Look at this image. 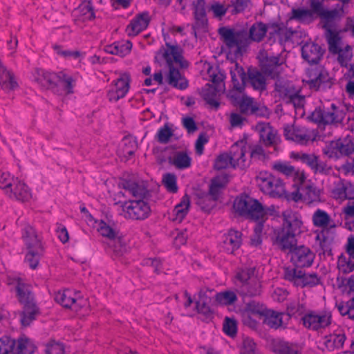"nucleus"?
<instances>
[{
	"label": "nucleus",
	"instance_id": "nucleus-1",
	"mask_svg": "<svg viewBox=\"0 0 354 354\" xmlns=\"http://www.w3.org/2000/svg\"><path fill=\"white\" fill-rule=\"evenodd\" d=\"M301 218L290 212L283 213V223L276 232V243L283 250L290 252V260L297 267H309L315 259V254L304 245L296 246V236L302 232Z\"/></svg>",
	"mask_w": 354,
	"mask_h": 354
},
{
	"label": "nucleus",
	"instance_id": "nucleus-2",
	"mask_svg": "<svg viewBox=\"0 0 354 354\" xmlns=\"http://www.w3.org/2000/svg\"><path fill=\"white\" fill-rule=\"evenodd\" d=\"M243 324L252 329H257L261 324L277 329L290 318L289 315L268 309L263 304L256 301L248 303L240 310Z\"/></svg>",
	"mask_w": 354,
	"mask_h": 354
},
{
	"label": "nucleus",
	"instance_id": "nucleus-3",
	"mask_svg": "<svg viewBox=\"0 0 354 354\" xmlns=\"http://www.w3.org/2000/svg\"><path fill=\"white\" fill-rule=\"evenodd\" d=\"M230 75L233 88L228 96L233 103L239 107L242 113L264 115L267 113V109L243 93L246 86V74L243 68L235 64L230 70Z\"/></svg>",
	"mask_w": 354,
	"mask_h": 354
},
{
	"label": "nucleus",
	"instance_id": "nucleus-4",
	"mask_svg": "<svg viewBox=\"0 0 354 354\" xmlns=\"http://www.w3.org/2000/svg\"><path fill=\"white\" fill-rule=\"evenodd\" d=\"M201 75L203 79L209 82L202 89L201 95L207 104L217 108L219 106V97L225 89L224 75L218 67L207 62L203 63Z\"/></svg>",
	"mask_w": 354,
	"mask_h": 354
},
{
	"label": "nucleus",
	"instance_id": "nucleus-5",
	"mask_svg": "<svg viewBox=\"0 0 354 354\" xmlns=\"http://www.w3.org/2000/svg\"><path fill=\"white\" fill-rule=\"evenodd\" d=\"M155 61L160 65L166 64L169 67V83L180 89L187 88L188 83L185 78L181 75L178 70L172 67L173 64L181 67L186 66L183 63V57L179 49L174 46L167 45L160 49L155 55Z\"/></svg>",
	"mask_w": 354,
	"mask_h": 354
},
{
	"label": "nucleus",
	"instance_id": "nucleus-6",
	"mask_svg": "<svg viewBox=\"0 0 354 354\" xmlns=\"http://www.w3.org/2000/svg\"><path fill=\"white\" fill-rule=\"evenodd\" d=\"M8 283L16 288L17 296L21 303L24 304V311L21 314V322L23 326H28L35 319L37 308L32 301V297L29 289L19 274H10L8 277Z\"/></svg>",
	"mask_w": 354,
	"mask_h": 354
},
{
	"label": "nucleus",
	"instance_id": "nucleus-7",
	"mask_svg": "<svg viewBox=\"0 0 354 354\" xmlns=\"http://www.w3.org/2000/svg\"><path fill=\"white\" fill-rule=\"evenodd\" d=\"M31 80L45 89H52L59 85L64 88L66 93H72L74 86L72 77L63 71L55 73L35 69L32 72Z\"/></svg>",
	"mask_w": 354,
	"mask_h": 354
},
{
	"label": "nucleus",
	"instance_id": "nucleus-8",
	"mask_svg": "<svg viewBox=\"0 0 354 354\" xmlns=\"http://www.w3.org/2000/svg\"><path fill=\"white\" fill-rule=\"evenodd\" d=\"M82 212L84 213V219L88 226L95 228L102 236L113 241L118 245V246H115V252H122L125 250V241L113 222L95 219L85 207L82 208Z\"/></svg>",
	"mask_w": 354,
	"mask_h": 354
},
{
	"label": "nucleus",
	"instance_id": "nucleus-9",
	"mask_svg": "<svg viewBox=\"0 0 354 354\" xmlns=\"http://www.w3.org/2000/svg\"><path fill=\"white\" fill-rule=\"evenodd\" d=\"M22 238L26 246L25 261L31 268L35 269L39 263L42 253L41 241L35 229L30 225L24 228Z\"/></svg>",
	"mask_w": 354,
	"mask_h": 354
},
{
	"label": "nucleus",
	"instance_id": "nucleus-10",
	"mask_svg": "<svg viewBox=\"0 0 354 354\" xmlns=\"http://www.w3.org/2000/svg\"><path fill=\"white\" fill-rule=\"evenodd\" d=\"M257 183L260 189L274 198L285 197L288 199L290 192L286 189L281 179L267 171H261L257 176Z\"/></svg>",
	"mask_w": 354,
	"mask_h": 354
},
{
	"label": "nucleus",
	"instance_id": "nucleus-11",
	"mask_svg": "<svg viewBox=\"0 0 354 354\" xmlns=\"http://www.w3.org/2000/svg\"><path fill=\"white\" fill-rule=\"evenodd\" d=\"M234 212L241 216L254 221L262 212V204L257 199L246 194H241L233 202Z\"/></svg>",
	"mask_w": 354,
	"mask_h": 354
},
{
	"label": "nucleus",
	"instance_id": "nucleus-12",
	"mask_svg": "<svg viewBox=\"0 0 354 354\" xmlns=\"http://www.w3.org/2000/svg\"><path fill=\"white\" fill-rule=\"evenodd\" d=\"M218 32L224 43L235 55H241L248 45V38L244 31H236L227 27H223L219 28Z\"/></svg>",
	"mask_w": 354,
	"mask_h": 354
},
{
	"label": "nucleus",
	"instance_id": "nucleus-13",
	"mask_svg": "<svg viewBox=\"0 0 354 354\" xmlns=\"http://www.w3.org/2000/svg\"><path fill=\"white\" fill-rule=\"evenodd\" d=\"M322 191L312 182H308L301 189H297L293 192H290L288 200L295 202H304L308 205H317L322 203Z\"/></svg>",
	"mask_w": 354,
	"mask_h": 354
},
{
	"label": "nucleus",
	"instance_id": "nucleus-14",
	"mask_svg": "<svg viewBox=\"0 0 354 354\" xmlns=\"http://www.w3.org/2000/svg\"><path fill=\"white\" fill-rule=\"evenodd\" d=\"M326 37L330 51L333 53H337L339 64L342 66L347 68L350 65V62L352 58L351 47L346 45L344 48H341V39L339 36V33L333 29L328 30V32H326Z\"/></svg>",
	"mask_w": 354,
	"mask_h": 354
},
{
	"label": "nucleus",
	"instance_id": "nucleus-15",
	"mask_svg": "<svg viewBox=\"0 0 354 354\" xmlns=\"http://www.w3.org/2000/svg\"><path fill=\"white\" fill-rule=\"evenodd\" d=\"M122 214L133 220L147 218L151 212L149 205L144 200H130L121 203Z\"/></svg>",
	"mask_w": 354,
	"mask_h": 354
},
{
	"label": "nucleus",
	"instance_id": "nucleus-16",
	"mask_svg": "<svg viewBox=\"0 0 354 354\" xmlns=\"http://www.w3.org/2000/svg\"><path fill=\"white\" fill-rule=\"evenodd\" d=\"M275 92L281 99L293 104L297 115L302 116L304 114L302 108L305 99L293 88L292 85L290 84H282L278 81L276 83Z\"/></svg>",
	"mask_w": 354,
	"mask_h": 354
},
{
	"label": "nucleus",
	"instance_id": "nucleus-17",
	"mask_svg": "<svg viewBox=\"0 0 354 354\" xmlns=\"http://www.w3.org/2000/svg\"><path fill=\"white\" fill-rule=\"evenodd\" d=\"M302 321L305 327L317 330L330 324L332 313L329 310H310L304 315Z\"/></svg>",
	"mask_w": 354,
	"mask_h": 354
},
{
	"label": "nucleus",
	"instance_id": "nucleus-18",
	"mask_svg": "<svg viewBox=\"0 0 354 354\" xmlns=\"http://www.w3.org/2000/svg\"><path fill=\"white\" fill-rule=\"evenodd\" d=\"M131 76L123 73L109 85L107 97L110 102H117L124 97L130 88Z\"/></svg>",
	"mask_w": 354,
	"mask_h": 354
},
{
	"label": "nucleus",
	"instance_id": "nucleus-19",
	"mask_svg": "<svg viewBox=\"0 0 354 354\" xmlns=\"http://www.w3.org/2000/svg\"><path fill=\"white\" fill-rule=\"evenodd\" d=\"M227 178L225 175H219L212 180L209 186V193L204 199L198 201L201 207L208 211L214 207L215 201L218 199L222 189L226 185Z\"/></svg>",
	"mask_w": 354,
	"mask_h": 354
},
{
	"label": "nucleus",
	"instance_id": "nucleus-20",
	"mask_svg": "<svg viewBox=\"0 0 354 354\" xmlns=\"http://www.w3.org/2000/svg\"><path fill=\"white\" fill-rule=\"evenodd\" d=\"M259 58L263 72L272 78L277 77L286 66L285 60L281 56L264 57L263 53H261Z\"/></svg>",
	"mask_w": 354,
	"mask_h": 354
},
{
	"label": "nucleus",
	"instance_id": "nucleus-21",
	"mask_svg": "<svg viewBox=\"0 0 354 354\" xmlns=\"http://www.w3.org/2000/svg\"><path fill=\"white\" fill-rule=\"evenodd\" d=\"M330 110L323 111L320 107L316 109L311 114V120L316 123L337 124L344 118V113L331 104Z\"/></svg>",
	"mask_w": 354,
	"mask_h": 354
},
{
	"label": "nucleus",
	"instance_id": "nucleus-22",
	"mask_svg": "<svg viewBox=\"0 0 354 354\" xmlns=\"http://www.w3.org/2000/svg\"><path fill=\"white\" fill-rule=\"evenodd\" d=\"M248 145L245 140H241L234 143L230 148V157L231 167L233 168L244 169L249 165L246 156Z\"/></svg>",
	"mask_w": 354,
	"mask_h": 354
},
{
	"label": "nucleus",
	"instance_id": "nucleus-23",
	"mask_svg": "<svg viewBox=\"0 0 354 354\" xmlns=\"http://www.w3.org/2000/svg\"><path fill=\"white\" fill-rule=\"evenodd\" d=\"M195 23L192 26L196 37L201 33L207 30V19L205 12V2L204 0H197L194 4Z\"/></svg>",
	"mask_w": 354,
	"mask_h": 354
},
{
	"label": "nucleus",
	"instance_id": "nucleus-24",
	"mask_svg": "<svg viewBox=\"0 0 354 354\" xmlns=\"http://www.w3.org/2000/svg\"><path fill=\"white\" fill-rule=\"evenodd\" d=\"M149 14L144 12L136 15L126 27L125 32L129 37H135L145 30L150 21Z\"/></svg>",
	"mask_w": 354,
	"mask_h": 354
},
{
	"label": "nucleus",
	"instance_id": "nucleus-25",
	"mask_svg": "<svg viewBox=\"0 0 354 354\" xmlns=\"http://www.w3.org/2000/svg\"><path fill=\"white\" fill-rule=\"evenodd\" d=\"M284 136L300 145H306L312 140L310 132L305 128H299L294 125H286L284 127Z\"/></svg>",
	"mask_w": 354,
	"mask_h": 354
},
{
	"label": "nucleus",
	"instance_id": "nucleus-26",
	"mask_svg": "<svg viewBox=\"0 0 354 354\" xmlns=\"http://www.w3.org/2000/svg\"><path fill=\"white\" fill-rule=\"evenodd\" d=\"M80 293L75 290L65 289L55 293V300L65 308L74 306L76 310V306L81 304L82 301V300L80 299Z\"/></svg>",
	"mask_w": 354,
	"mask_h": 354
},
{
	"label": "nucleus",
	"instance_id": "nucleus-27",
	"mask_svg": "<svg viewBox=\"0 0 354 354\" xmlns=\"http://www.w3.org/2000/svg\"><path fill=\"white\" fill-rule=\"evenodd\" d=\"M241 241V233L237 230H230L223 234L220 246L224 252L231 254L240 247Z\"/></svg>",
	"mask_w": 354,
	"mask_h": 354
},
{
	"label": "nucleus",
	"instance_id": "nucleus-28",
	"mask_svg": "<svg viewBox=\"0 0 354 354\" xmlns=\"http://www.w3.org/2000/svg\"><path fill=\"white\" fill-rule=\"evenodd\" d=\"M212 291L201 290L195 297L196 308L198 313L207 316L213 313L214 309L212 304Z\"/></svg>",
	"mask_w": 354,
	"mask_h": 354
},
{
	"label": "nucleus",
	"instance_id": "nucleus-29",
	"mask_svg": "<svg viewBox=\"0 0 354 354\" xmlns=\"http://www.w3.org/2000/svg\"><path fill=\"white\" fill-rule=\"evenodd\" d=\"M335 199L342 201L354 197V185L348 182L337 181L331 191Z\"/></svg>",
	"mask_w": 354,
	"mask_h": 354
},
{
	"label": "nucleus",
	"instance_id": "nucleus-30",
	"mask_svg": "<svg viewBox=\"0 0 354 354\" xmlns=\"http://www.w3.org/2000/svg\"><path fill=\"white\" fill-rule=\"evenodd\" d=\"M312 223L315 227L322 230H328L336 227L331 216L325 210L319 208L313 212Z\"/></svg>",
	"mask_w": 354,
	"mask_h": 354
},
{
	"label": "nucleus",
	"instance_id": "nucleus-31",
	"mask_svg": "<svg viewBox=\"0 0 354 354\" xmlns=\"http://www.w3.org/2000/svg\"><path fill=\"white\" fill-rule=\"evenodd\" d=\"M346 339V336L340 328L334 330L333 333L326 335L321 344L328 351L341 348Z\"/></svg>",
	"mask_w": 354,
	"mask_h": 354
},
{
	"label": "nucleus",
	"instance_id": "nucleus-32",
	"mask_svg": "<svg viewBox=\"0 0 354 354\" xmlns=\"http://www.w3.org/2000/svg\"><path fill=\"white\" fill-rule=\"evenodd\" d=\"M304 59L309 64H317L323 55L322 48L313 42H307L301 48Z\"/></svg>",
	"mask_w": 354,
	"mask_h": 354
},
{
	"label": "nucleus",
	"instance_id": "nucleus-33",
	"mask_svg": "<svg viewBox=\"0 0 354 354\" xmlns=\"http://www.w3.org/2000/svg\"><path fill=\"white\" fill-rule=\"evenodd\" d=\"M256 129L265 145H271L277 143L278 140L277 132L268 123L258 122Z\"/></svg>",
	"mask_w": 354,
	"mask_h": 354
},
{
	"label": "nucleus",
	"instance_id": "nucleus-34",
	"mask_svg": "<svg viewBox=\"0 0 354 354\" xmlns=\"http://www.w3.org/2000/svg\"><path fill=\"white\" fill-rule=\"evenodd\" d=\"M9 197L21 201H28L32 198V193L29 187L22 181L16 178V183L10 189Z\"/></svg>",
	"mask_w": 354,
	"mask_h": 354
},
{
	"label": "nucleus",
	"instance_id": "nucleus-35",
	"mask_svg": "<svg viewBox=\"0 0 354 354\" xmlns=\"http://www.w3.org/2000/svg\"><path fill=\"white\" fill-rule=\"evenodd\" d=\"M190 207L189 198L184 196L180 203L176 204L170 214V218L174 222L180 223L187 214Z\"/></svg>",
	"mask_w": 354,
	"mask_h": 354
},
{
	"label": "nucleus",
	"instance_id": "nucleus-36",
	"mask_svg": "<svg viewBox=\"0 0 354 354\" xmlns=\"http://www.w3.org/2000/svg\"><path fill=\"white\" fill-rule=\"evenodd\" d=\"M132 46V43L129 40L118 41L106 46L104 50L109 54L124 57L131 52Z\"/></svg>",
	"mask_w": 354,
	"mask_h": 354
},
{
	"label": "nucleus",
	"instance_id": "nucleus-37",
	"mask_svg": "<svg viewBox=\"0 0 354 354\" xmlns=\"http://www.w3.org/2000/svg\"><path fill=\"white\" fill-rule=\"evenodd\" d=\"M169 162L176 169H185L191 166L192 158L185 151H176L169 156Z\"/></svg>",
	"mask_w": 354,
	"mask_h": 354
},
{
	"label": "nucleus",
	"instance_id": "nucleus-38",
	"mask_svg": "<svg viewBox=\"0 0 354 354\" xmlns=\"http://www.w3.org/2000/svg\"><path fill=\"white\" fill-rule=\"evenodd\" d=\"M315 12L310 9L299 8L292 10V16L290 20L295 19L301 23L308 24L315 19Z\"/></svg>",
	"mask_w": 354,
	"mask_h": 354
},
{
	"label": "nucleus",
	"instance_id": "nucleus-39",
	"mask_svg": "<svg viewBox=\"0 0 354 354\" xmlns=\"http://www.w3.org/2000/svg\"><path fill=\"white\" fill-rule=\"evenodd\" d=\"M249 84L256 90H263L266 86V80L260 72L252 69L248 72V78L246 77V85Z\"/></svg>",
	"mask_w": 354,
	"mask_h": 354
},
{
	"label": "nucleus",
	"instance_id": "nucleus-40",
	"mask_svg": "<svg viewBox=\"0 0 354 354\" xmlns=\"http://www.w3.org/2000/svg\"><path fill=\"white\" fill-rule=\"evenodd\" d=\"M274 351L279 354H301L299 346L283 341L275 342Z\"/></svg>",
	"mask_w": 354,
	"mask_h": 354
},
{
	"label": "nucleus",
	"instance_id": "nucleus-41",
	"mask_svg": "<svg viewBox=\"0 0 354 354\" xmlns=\"http://www.w3.org/2000/svg\"><path fill=\"white\" fill-rule=\"evenodd\" d=\"M307 74L308 79L305 81L313 88H318L326 78L325 72L317 68L308 70Z\"/></svg>",
	"mask_w": 354,
	"mask_h": 354
},
{
	"label": "nucleus",
	"instance_id": "nucleus-42",
	"mask_svg": "<svg viewBox=\"0 0 354 354\" xmlns=\"http://www.w3.org/2000/svg\"><path fill=\"white\" fill-rule=\"evenodd\" d=\"M17 351L18 354H35L37 347L32 340L21 337L17 342Z\"/></svg>",
	"mask_w": 354,
	"mask_h": 354
},
{
	"label": "nucleus",
	"instance_id": "nucleus-43",
	"mask_svg": "<svg viewBox=\"0 0 354 354\" xmlns=\"http://www.w3.org/2000/svg\"><path fill=\"white\" fill-rule=\"evenodd\" d=\"M136 149V142L131 138L125 137L120 143L118 153L120 156L127 158L134 153Z\"/></svg>",
	"mask_w": 354,
	"mask_h": 354
},
{
	"label": "nucleus",
	"instance_id": "nucleus-44",
	"mask_svg": "<svg viewBox=\"0 0 354 354\" xmlns=\"http://www.w3.org/2000/svg\"><path fill=\"white\" fill-rule=\"evenodd\" d=\"M254 268H246L239 271L236 274V279L241 283H248L250 281L255 286H259L257 282V277L254 274Z\"/></svg>",
	"mask_w": 354,
	"mask_h": 354
},
{
	"label": "nucleus",
	"instance_id": "nucleus-45",
	"mask_svg": "<svg viewBox=\"0 0 354 354\" xmlns=\"http://www.w3.org/2000/svg\"><path fill=\"white\" fill-rule=\"evenodd\" d=\"M162 183L167 192L176 193L178 190L177 176L173 173H165L162 177Z\"/></svg>",
	"mask_w": 354,
	"mask_h": 354
},
{
	"label": "nucleus",
	"instance_id": "nucleus-46",
	"mask_svg": "<svg viewBox=\"0 0 354 354\" xmlns=\"http://www.w3.org/2000/svg\"><path fill=\"white\" fill-rule=\"evenodd\" d=\"M337 267L344 273L352 272L354 270V257L342 254L338 259Z\"/></svg>",
	"mask_w": 354,
	"mask_h": 354
},
{
	"label": "nucleus",
	"instance_id": "nucleus-47",
	"mask_svg": "<svg viewBox=\"0 0 354 354\" xmlns=\"http://www.w3.org/2000/svg\"><path fill=\"white\" fill-rule=\"evenodd\" d=\"M323 151L324 154L330 158L338 159L342 156L338 140L327 143Z\"/></svg>",
	"mask_w": 354,
	"mask_h": 354
},
{
	"label": "nucleus",
	"instance_id": "nucleus-48",
	"mask_svg": "<svg viewBox=\"0 0 354 354\" xmlns=\"http://www.w3.org/2000/svg\"><path fill=\"white\" fill-rule=\"evenodd\" d=\"M170 236L174 245L179 248L187 243L189 234L187 229H175L171 232Z\"/></svg>",
	"mask_w": 354,
	"mask_h": 354
},
{
	"label": "nucleus",
	"instance_id": "nucleus-49",
	"mask_svg": "<svg viewBox=\"0 0 354 354\" xmlns=\"http://www.w3.org/2000/svg\"><path fill=\"white\" fill-rule=\"evenodd\" d=\"M236 299L235 292L230 290L218 292L215 296V301L223 306L232 304Z\"/></svg>",
	"mask_w": 354,
	"mask_h": 354
},
{
	"label": "nucleus",
	"instance_id": "nucleus-50",
	"mask_svg": "<svg viewBox=\"0 0 354 354\" xmlns=\"http://www.w3.org/2000/svg\"><path fill=\"white\" fill-rule=\"evenodd\" d=\"M268 30L266 26L262 23L254 24L250 30V39L253 41H261Z\"/></svg>",
	"mask_w": 354,
	"mask_h": 354
},
{
	"label": "nucleus",
	"instance_id": "nucleus-51",
	"mask_svg": "<svg viewBox=\"0 0 354 354\" xmlns=\"http://www.w3.org/2000/svg\"><path fill=\"white\" fill-rule=\"evenodd\" d=\"M173 136V130L169 124H165L164 126L158 129L156 134L157 140L162 143H167Z\"/></svg>",
	"mask_w": 354,
	"mask_h": 354
},
{
	"label": "nucleus",
	"instance_id": "nucleus-52",
	"mask_svg": "<svg viewBox=\"0 0 354 354\" xmlns=\"http://www.w3.org/2000/svg\"><path fill=\"white\" fill-rule=\"evenodd\" d=\"M77 12L80 13L82 21L91 20L95 17L92 5L89 1L82 2L79 6Z\"/></svg>",
	"mask_w": 354,
	"mask_h": 354
},
{
	"label": "nucleus",
	"instance_id": "nucleus-53",
	"mask_svg": "<svg viewBox=\"0 0 354 354\" xmlns=\"http://www.w3.org/2000/svg\"><path fill=\"white\" fill-rule=\"evenodd\" d=\"M342 156L354 153V138L347 136L344 138L338 139Z\"/></svg>",
	"mask_w": 354,
	"mask_h": 354
},
{
	"label": "nucleus",
	"instance_id": "nucleus-54",
	"mask_svg": "<svg viewBox=\"0 0 354 354\" xmlns=\"http://www.w3.org/2000/svg\"><path fill=\"white\" fill-rule=\"evenodd\" d=\"M15 183H16V178H14L9 172L0 171V188L5 189L8 195Z\"/></svg>",
	"mask_w": 354,
	"mask_h": 354
},
{
	"label": "nucleus",
	"instance_id": "nucleus-55",
	"mask_svg": "<svg viewBox=\"0 0 354 354\" xmlns=\"http://www.w3.org/2000/svg\"><path fill=\"white\" fill-rule=\"evenodd\" d=\"M336 306L342 315L354 319V298L347 302L337 303Z\"/></svg>",
	"mask_w": 354,
	"mask_h": 354
},
{
	"label": "nucleus",
	"instance_id": "nucleus-56",
	"mask_svg": "<svg viewBox=\"0 0 354 354\" xmlns=\"http://www.w3.org/2000/svg\"><path fill=\"white\" fill-rule=\"evenodd\" d=\"M272 169L283 175L289 177L292 176L295 169L289 162L284 161H276L272 164Z\"/></svg>",
	"mask_w": 354,
	"mask_h": 354
},
{
	"label": "nucleus",
	"instance_id": "nucleus-57",
	"mask_svg": "<svg viewBox=\"0 0 354 354\" xmlns=\"http://www.w3.org/2000/svg\"><path fill=\"white\" fill-rule=\"evenodd\" d=\"M302 162L308 165L316 172H320L323 170V167L319 162L317 157L313 154L304 153L302 156Z\"/></svg>",
	"mask_w": 354,
	"mask_h": 354
},
{
	"label": "nucleus",
	"instance_id": "nucleus-58",
	"mask_svg": "<svg viewBox=\"0 0 354 354\" xmlns=\"http://www.w3.org/2000/svg\"><path fill=\"white\" fill-rule=\"evenodd\" d=\"M285 279L292 281L295 285L300 286L301 279L303 277V272L296 268H287L285 270Z\"/></svg>",
	"mask_w": 354,
	"mask_h": 354
},
{
	"label": "nucleus",
	"instance_id": "nucleus-59",
	"mask_svg": "<svg viewBox=\"0 0 354 354\" xmlns=\"http://www.w3.org/2000/svg\"><path fill=\"white\" fill-rule=\"evenodd\" d=\"M223 331L230 336L234 337L237 333V322L234 319L225 317L223 322Z\"/></svg>",
	"mask_w": 354,
	"mask_h": 354
},
{
	"label": "nucleus",
	"instance_id": "nucleus-60",
	"mask_svg": "<svg viewBox=\"0 0 354 354\" xmlns=\"http://www.w3.org/2000/svg\"><path fill=\"white\" fill-rule=\"evenodd\" d=\"M292 176L293 177L295 185L297 186V189H301L307 183L311 182L310 180H307V176L305 172L299 169H295Z\"/></svg>",
	"mask_w": 354,
	"mask_h": 354
},
{
	"label": "nucleus",
	"instance_id": "nucleus-61",
	"mask_svg": "<svg viewBox=\"0 0 354 354\" xmlns=\"http://www.w3.org/2000/svg\"><path fill=\"white\" fill-rule=\"evenodd\" d=\"M279 215V208L274 205L264 207L262 205V212L257 215V220H265L268 216H278Z\"/></svg>",
	"mask_w": 354,
	"mask_h": 354
},
{
	"label": "nucleus",
	"instance_id": "nucleus-62",
	"mask_svg": "<svg viewBox=\"0 0 354 354\" xmlns=\"http://www.w3.org/2000/svg\"><path fill=\"white\" fill-rule=\"evenodd\" d=\"M15 345V341L8 337L0 338V354H9Z\"/></svg>",
	"mask_w": 354,
	"mask_h": 354
},
{
	"label": "nucleus",
	"instance_id": "nucleus-63",
	"mask_svg": "<svg viewBox=\"0 0 354 354\" xmlns=\"http://www.w3.org/2000/svg\"><path fill=\"white\" fill-rule=\"evenodd\" d=\"M231 167V159L227 153L221 154L215 160L214 168L220 170Z\"/></svg>",
	"mask_w": 354,
	"mask_h": 354
},
{
	"label": "nucleus",
	"instance_id": "nucleus-64",
	"mask_svg": "<svg viewBox=\"0 0 354 354\" xmlns=\"http://www.w3.org/2000/svg\"><path fill=\"white\" fill-rule=\"evenodd\" d=\"M46 354H65L64 346L62 343L52 342L46 347Z\"/></svg>",
	"mask_w": 354,
	"mask_h": 354
}]
</instances>
